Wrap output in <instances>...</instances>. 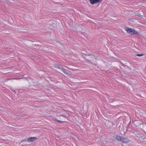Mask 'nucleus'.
I'll list each match as a JSON object with an SVG mask.
<instances>
[{"mask_svg": "<svg viewBox=\"0 0 146 146\" xmlns=\"http://www.w3.org/2000/svg\"><path fill=\"white\" fill-rule=\"evenodd\" d=\"M102 1V0H90V3L92 5L97 4Z\"/></svg>", "mask_w": 146, "mask_h": 146, "instance_id": "nucleus-2", "label": "nucleus"}, {"mask_svg": "<svg viewBox=\"0 0 146 146\" xmlns=\"http://www.w3.org/2000/svg\"><path fill=\"white\" fill-rule=\"evenodd\" d=\"M130 140L128 139L123 137H122V138L121 140V141L123 143H127L129 142Z\"/></svg>", "mask_w": 146, "mask_h": 146, "instance_id": "nucleus-4", "label": "nucleus"}, {"mask_svg": "<svg viewBox=\"0 0 146 146\" xmlns=\"http://www.w3.org/2000/svg\"><path fill=\"white\" fill-rule=\"evenodd\" d=\"M87 60L88 61V62H90V63L91 64H92V65H96V64H94V63H93L90 60L87 59Z\"/></svg>", "mask_w": 146, "mask_h": 146, "instance_id": "nucleus-11", "label": "nucleus"}, {"mask_svg": "<svg viewBox=\"0 0 146 146\" xmlns=\"http://www.w3.org/2000/svg\"><path fill=\"white\" fill-rule=\"evenodd\" d=\"M116 138L117 140L121 141V140L122 138V137L119 136L117 135Z\"/></svg>", "mask_w": 146, "mask_h": 146, "instance_id": "nucleus-6", "label": "nucleus"}, {"mask_svg": "<svg viewBox=\"0 0 146 146\" xmlns=\"http://www.w3.org/2000/svg\"><path fill=\"white\" fill-rule=\"evenodd\" d=\"M144 55V54H137L136 55V56H142Z\"/></svg>", "mask_w": 146, "mask_h": 146, "instance_id": "nucleus-12", "label": "nucleus"}, {"mask_svg": "<svg viewBox=\"0 0 146 146\" xmlns=\"http://www.w3.org/2000/svg\"><path fill=\"white\" fill-rule=\"evenodd\" d=\"M125 29L127 33L129 34H131V35H139V32L136 31L133 29L129 28L128 27H126L125 28Z\"/></svg>", "mask_w": 146, "mask_h": 146, "instance_id": "nucleus-1", "label": "nucleus"}, {"mask_svg": "<svg viewBox=\"0 0 146 146\" xmlns=\"http://www.w3.org/2000/svg\"><path fill=\"white\" fill-rule=\"evenodd\" d=\"M54 66L56 68H58L59 69H60V68H61V67H62V66L60 67V66L58 64H55L54 65Z\"/></svg>", "mask_w": 146, "mask_h": 146, "instance_id": "nucleus-7", "label": "nucleus"}, {"mask_svg": "<svg viewBox=\"0 0 146 146\" xmlns=\"http://www.w3.org/2000/svg\"><path fill=\"white\" fill-rule=\"evenodd\" d=\"M37 138L35 137H31L29 138L27 140H24V141H28L29 142H33L35 141Z\"/></svg>", "mask_w": 146, "mask_h": 146, "instance_id": "nucleus-3", "label": "nucleus"}, {"mask_svg": "<svg viewBox=\"0 0 146 146\" xmlns=\"http://www.w3.org/2000/svg\"><path fill=\"white\" fill-rule=\"evenodd\" d=\"M89 56H90V57L91 58L93 59H96V58L95 57V56L94 55H90Z\"/></svg>", "mask_w": 146, "mask_h": 146, "instance_id": "nucleus-10", "label": "nucleus"}, {"mask_svg": "<svg viewBox=\"0 0 146 146\" xmlns=\"http://www.w3.org/2000/svg\"><path fill=\"white\" fill-rule=\"evenodd\" d=\"M85 56H89L90 55V54H84Z\"/></svg>", "mask_w": 146, "mask_h": 146, "instance_id": "nucleus-13", "label": "nucleus"}, {"mask_svg": "<svg viewBox=\"0 0 146 146\" xmlns=\"http://www.w3.org/2000/svg\"><path fill=\"white\" fill-rule=\"evenodd\" d=\"M61 70L62 71L64 74H68V71L64 69L63 67L60 68Z\"/></svg>", "mask_w": 146, "mask_h": 146, "instance_id": "nucleus-5", "label": "nucleus"}, {"mask_svg": "<svg viewBox=\"0 0 146 146\" xmlns=\"http://www.w3.org/2000/svg\"><path fill=\"white\" fill-rule=\"evenodd\" d=\"M54 121H57L59 123H63L64 122H65L64 121H61L60 120H58L57 119H56V118L55 119Z\"/></svg>", "mask_w": 146, "mask_h": 146, "instance_id": "nucleus-8", "label": "nucleus"}, {"mask_svg": "<svg viewBox=\"0 0 146 146\" xmlns=\"http://www.w3.org/2000/svg\"><path fill=\"white\" fill-rule=\"evenodd\" d=\"M21 78H13V79H13V80H19L20 79H21ZM12 79H7L6 80L7 81V80H11Z\"/></svg>", "mask_w": 146, "mask_h": 146, "instance_id": "nucleus-9", "label": "nucleus"}]
</instances>
